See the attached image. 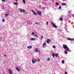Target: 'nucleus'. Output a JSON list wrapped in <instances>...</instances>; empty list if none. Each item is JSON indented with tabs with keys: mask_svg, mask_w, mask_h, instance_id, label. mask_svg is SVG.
<instances>
[{
	"mask_svg": "<svg viewBox=\"0 0 74 74\" xmlns=\"http://www.w3.org/2000/svg\"><path fill=\"white\" fill-rule=\"evenodd\" d=\"M25 10L21 9L20 10V12H24L25 11Z\"/></svg>",
	"mask_w": 74,
	"mask_h": 74,
	"instance_id": "obj_10",
	"label": "nucleus"
},
{
	"mask_svg": "<svg viewBox=\"0 0 74 74\" xmlns=\"http://www.w3.org/2000/svg\"><path fill=\"white\" fill-rule=\"evenodd\" d=\"M67 40H69V41H74V38H67Z\"/></svg>",
	"mask_w": 74,
	"mask_h": 74,
	"instance_id": "obj_3",
	"label": "nucleus"
},
{
	"mask_svg": "<svg viewBox=\"0 0 74 74\" xmlns=\"http://www.w3.org/2000/svg\"><path fill=\"white\" fill-rule=\"evenodd\" d=\"M1 41V39H0V41Z\"/></svg>",
	"mask_w": 74,
	"mask_h": 74,
	"instance_id": "obj_43",
	"label": "nucleus"
},
{
	"mask_svg": "<svg viewBox=\"0 0 74 74\" xmlns=\"http://www.w3.org/2000/svg\"><path fill=\"white\" fill-rule=\"evenodd\" d=\"M23 13L25 14H27V12H26V11H25H25Z\"/></svg>",
	"mask_w": 74,
	"mask_h": 74,
	"instance_id": "obj_18",
	"label": "nucleus"
},
{
	"mask_svg": "<svg viewBox=\"0 0 74 74\" xmlns=\"http://www.w3.org/2000/svg\"><path fill=\"white\" fill-rule=\"evenodd\" d=\"M51 23L53 24V26L54 27L56 28V29H57V26H56V25H55L54 23H53V22H51Z\"/></svg>",
	"mask_w": 74,
	"mask_h": 74,
	"instance_id": "obj_2",
	"label": "nucleus"
},
{
	"mask_svg": "<svg viewBox=\"0 0 74 74\" xmlns=\"http://www.w3.org/2000/svg\"><path fill=\"white\" fill-rule=\"evenodd\" d=\"M2 9H3V8H2Z\"/></svg>",
	"mask_w": 74,
	"mask_h": 74,
	"instance_id": "obj_44",
	"label": "nucleus"
},
{
	"mask_svg": "<svg viewBox=\"0 0 74 74\" xmlns=\"http://www.w3.org/2000/svg\"><path fill=\"white\" fill-rule=\"evenodd\" d=\"M32 35H34V36H36V37H37V38H38V36H37L36 35L34 34V32H33L32 33Z\"/></svg>",
	"mask_w": 74,
	"mask_h": 74,
	"instance_id": "obj_6",
	"label": "nucleus"
},
{
	"mask_svg": "<svg viewBox=\"0 0 74 74\" xmlns=\"http://www.w3.org/2000/svg\"><path fill=\"white\" fill-rule=\"evenodd\" d=\"M47 26H48V22H46Z\"/></svg>",
	"mask_w": 74,
	"mask_h": 74,
	"instance_id": "obj_33",
	"label": "nucleus"
},
{
	"mask_svg": "<svg viewBox=\"0 0 74 74\" xmlns=\"http://www.w3.org/2000/svg\"><path fill=\"white\" fill-rule=\"evenodd\" d=\"M62 5H66V3H62L61 4Z\"/></svg>",
	"mask_w": 74,
	"mask_h": 74,
	"instance_id": "obj_15",
	"label": "nucleus"
},
{
	"mask_svg": "<svg viewBox=\"0 0 74 74\" xmlns=\"http://www.w3.org/2000/svg\"><path fill=\"white\" fill-rule=\"evenodd\" d=\"M32 63H33V64H34V63H35V62L36 63V62H37V60H34V59H32Z\"/></svg>",
	"mask_w": 74,
	"mask_h": 74,
	"instance_id": "obj_4",
	"label": "nucleus"
},
{
	"mask_svg": "<svg viewBox=\"0 0 74 74\" xmlns=\"http://www.w3.org/2000/svg\"><path fill=\"white\" fill-rule=\"evenodd\" d=\"M53 0H51V1H53Z\"/></svg>",
	"mask_w": 74,
	"mask_h": 74,
	"instance_id": "obj_45",
	"label": "nucleus"
},
{
	"mask_svg": "<svg viewBox=\"0 0 74 74\" xmlns=\"http://www.w3.org/2000/svg\"><path fill=\"white\" fill-rule=\"evenodd\" d=\"M18 1V0H16V2H17Z\"/></svg>",
	"mask_w": 74,
	"mask_h": 74,
	"instance_id": "obj_40",
	"label": "nucleus"
},
{
	"mask_svg": "<svg viewBox=\"0 0 74 74\" xmlns=\"http://www.w3.org/2000/svg\"><path fill=\"white\" fill-rule=\"evenodd\" d=\"M55 56H56V57H58L59 56V55H58V54L56 53L55 54Z\"/></svg>",
	"mask_w": 74,
	"mask_h": 74,
	"instance_id": "obj_17",
	"label": "nucleus"
},
{
	"mask_svg": "<svg viewBox=\"0 0 74 74\" xmlns=\"http://www.w3.org/2000/svg\"><path fill=\"white\" fill-rule=\"evenodd\" d=\"M74 14H73V15H73V17H74Z\"/></svg>",
	"mask_w": 74,
	"mask_h": 74,
	"instance_id": "obj_41",
	"label": "nucleus"
},
{
	"mask_svg": "<svg viewBox=\"0 0 74 74\" xmlns=\"http://www.w3.org/2000/svg\"><path fill=\"white\" fill-rule=\"evenodd\" d=\"M69 12H70V11H69Z\"/></svg>",
	"mask_w": 74,
	"mask_h": 74,
	"instance_id": "obj_46",
	"label": "nucleus"
},
{
	"mask_svg": "<svg viewBox=\"0 0 74 74\" xmlns=\"http://www.w3.org/2000/svg\"><path fill=\"white\" fill-rule=\"evenodd\" d=\"M53 48H56V47L55 46H53Z\"/></svg>",
	"mask_w": 74,
	"mask_h": 74,
	"instance_id": "obj_30",
	"label": "nucleus"
},
{
	"mask_svg": "<svg viewBox=\"0 0 74 74\" xmlns=\"http://www.w3.org/2000/svg\"><path fill=\"white\" fill-rule=\"evenodd\" d=\"M46 42H47V44H49V41L48 40H47Z\"/></svg>",
	"mask_w": 74,
	"mask_h": 74,
	"instance_id": "obj_26",
	"label": "nucleus"
},
{
	"mask_svg": "<svg viewBox=\"0 0 74 74\" xmlns=\"http://www.w3.org/2000/svg\"><path fill=\"white\" fill-rule=\"evenodd\" d=\"M23 3L24 4H25L26 3L25 2V0H23Z\"/></svg>",
	"mask_w": 74,
	"mask_h": 74,
	"instance_id": "obj_19",
	"label": "nucleus"
},
{
	"mask_svg": "<svg viewBox=\"0 0 74 74\" xmlns=\"http://www.w3.org/2000/svg\"><path fill=\"white\" fill-rule=\"evenodd\" d=\"M31 41H34V40H35V38H32L31 39Z\"/></svg>",
	"mask_w": 74,
	"mask_h": 74,
	"instance_id": "obj_14",
	"label": "nucleus"
},
{
	"mask_svg": "<svg viewBox=\"0 0 74 74\" xmlns=\"http://www.w3.org/2000/svg\"><path fill=\"white\" fill-rule=\"evenodd\" d=\"M69 12H70V11H69Z\"/></svg>",
	"mask_w": 74,
	"mask_h": 74,
	"instance_id": "obj_47",
	"label": "nucleus"
},
{
	"mask_svg": "<svg viewBox=\"0 0 74 74\" xmlns=\"http://www.w3.org/2000/svg\"><path fill=\"white\" fill-rule=\"evenodd\" d=\"M16 70H17L18 71H21V69L18 67L16 68Z\"/></svg>",
	"mask_w": 74,
	"mask_h": 74,
	"instance_id": "obj_7",
	"label": "nucleus"
},
{
	"mask_svg": "<svg viewBox=\"0 0 74 74\" xmlns=\"http://www.w3.org/2000/svg\"><path fill=\"white\" fill-rule=\"evenodd\" d=\"M60 21H63V18H60Z\"/></svg>",
	"mask_w": 74,
	"mask_h": 74,
	"instance_id": "obj_21",
	"label": "nucleus"
},
{
	"mask_svg": "<svg viewBox=\"0 0 74 74\" xmlns=\"http://www.w3.org/2000/svg\"><path fill=\"white\" fill-rule=\"evenodd\" d=\"M3 74H5V73L4 72V73H3Z\"/></svg>",
	"mask_w": 74,
	"mask_h": 74,
	"instance_id": "obj_42",
	"label": "nucleus"
},
{
	"mask_svg": "<svg viewBox=\"0 0 74 74\" xmlns=\"http://www.w3.org/2000/svg\"><path fill=\"white\" fill-rule=\"evenodd\" d=\"M39 8H41V6H39Z\"/></svg>",
	"mask_w": 74,
	"mask_h": 74,
	"instance_id": "obj_39",
	"label": "nucleus"
},
{
	"mask_svg": "<svg viewBox=\"0 0 74 74\" xmlns=\"http://www.w3.org/2000/svg\"><path fill=\"white\" fill-rule=\"evenodd\" d=\"M14 4L16 5H18V3L14 2Z\"/></svg>",
	"mask_w": 74,
	"mask_h": 74,
	"instance_id": "obj_20",
	"label": "nucleus"
},
{
	"mask_svg": "<svg viewBox=\"0 0 74 74\" xmlns=\"http://www.w3.org/2000/svg\"><path fill=\"white\" fill-rule=\"evenodd\" d=\"M56 5H59V3L58 2H57L56 3Z\"/></svg>",
	"mask_w": 74,
	"mask_h": 74,
	"instance_id": "obj_32",
	"label": "nucleus"
},
{
	"mask_svg": "<svg viewBox=\"0 0 74 74\" xmlns=\"http://www.w3.org/2000/svg\"><path fill=\"white\" fill-rule=\"evenodd\" d=\"M32 12H33L34 14L35 15H37V14H36V12H34V11L32 10Z\"/></svg>",
	"mask_w": 74,
	"mask_h": 74,
	"instance_id": "obj_11",
	"label": "nucleus"
},
{
	"mask_svg": "<svg viewBox=\"0 0 74 74\" xmlns=\"http://www.w3.org/2000/svg\"><path fill=\"white\" fill-rule=\"evenodd\" d=\"M44 37V36H41V38H40V39L41 40H42V38H43Z\"/></svg>",
	"mask_w": 74,
	"mask_h": 74,
	"instance_id": "obj_25",
	"label": "nucleus"
},
{
	"mask_svg": "<svg viewBox=\"0 0 74 74\" xmlns=\"http://www.w3.org/2000/svg\"><path fill=\"white\" fill-rule=\"evenodd\" d=\"M28 48L29 49H31V48H32V46H28Z\"/></svg>",
	"mask_w": 74,
	"mask_h": 74,
	"instance_id": "obj_16",
	"label": "nucleus"
},
{
	"mask_svg": "<svg viewBox=\"0 0 74 74\" xmlns=\"http://www.w3.org/2000/svg\"><path fill=\"white\" fill-rule=\"evenodd\" d=\"M47 40L48 41H51V40L50 39H47Z\"/></svg>",
	"mask_w": 74,
	"mask_h": 74,
	"instance_id": "obj_37",
	"label": "nucleus"
},
{
	"mask_svg": "<svg viewBox=\"0 0 74 74\" xmlns=\"http://www.w3.org/2000/svg\"><path fill=\"white\" fill-rule=\"evenodd\" d=\"M46 42H44L43 45V47H46Z\"/></svg>",
	"mask_w": 74,
	"mask_h": 74,
	"instance_id": "obj_9",
	"label": "nucleus"
},
{
	"mask_svg": "<svg viewBox=\"0 0 74 74\" xmlns=\"http://www.w3.org/2000/svg\"><path fill=\"white\" fill-rule=\"evenodd\" d=\"M62 8V7H61V6H60L59 7V9H61V8Z\"/></svg>",
	"mask_w": 74,
	"mask_h": 74,
	"instance_id": "obj_27",
	"label": "nucleus"
},
{
	"mask_svg": "<svg viewBox=\"0 0 74 74\" xmlns=\"http://www.w3.org/2000/svg\"><path fill=\"white\" fill-rule=\"evenodd\" d=\"M37 14L39 15H40L41 14V12L40 11H38L37 12Z\"/></svg>",
	"mask_w": 74,
	"mask_h": 74,
	"instance_id": "obj_8",
	"label": "nucleus"
},
{
	"mask_svg": "<svg viewBox=\"0 0 74 74\" xmlns=\"http://www.w3.org/2000/svg\"><path fill=\"white\" fill-rule=\"evenodd\" d=\"M36 52H38V49H36L35 50Z\"/></svg>",
	"mask_w": 74,
	"mask_h": 74,
	"instance_id": "obj_13",
	"label": "nucleus"
},
{
	"mask_svg": "<svg viewBox=\"0 0 74 74\" xmlns=\"http://www.w3.org/2000/svg\"><path fill=\"white\" fill-rule=\"evenodd\" d=\"M63 47L65 50V51H68L69 50V48H68V47H67V45L63 44Z\"/></svg>",
	"mask_w": 74,
	"mask_h": 74,
	"instance_id": "obj_1",
	"label": "nucleus"
},
{
	"mask_svg": "<svg viewBox=\"0 0 74 74\" xmlns=\"http://www.w3.org/2000/svg\"><path fill=\"white\" fill-rule=\"evenodd\" d=\"M2 21L3 22H5V20L4 19H3Z\"/></svg>",
	"mask_w": 74,
	"mask_h": 74,
	"instance_id": "obj_28",
	"label": "nucleus"
},
{
	"mask_svg": "<svg viewBox=\"0 0 74 74\" xmlns=\"http://www.w3.org/2000/svg\"><path fill=\"white\" fill-rule=\"evenodd\" d=\"M2 1L3 2H4V1H5V0H2Z\"/></svg>",
	"mask_w": 74,
	"mask_h": 74,
	"instance_id": "obj_35",
	"label": "nucleus"
},
{
	"mask_svg": "<svg viewBox=\"0 0 74 74\" xmlns=\"http://www.w3.org/2000/svg\"><path fill=\"white\" fill-rule=\"evenodd\" d=\"M47 60H48V61H50V58H48Z\"/></svg>",
	"mask_w": 74,
	"mask_h": 74,
	"instance_id": "obj_29",
	"label": "nucleus"
},
{
	"mask_svg": "<svg viewBox=\"0 0 74 74\" xmlns=\"http://www.w3.org/2000/svg\"><path fill=\"white\" fill-rule=\"evenodd\" d=\"M64 53L65 54H67V51H65Z\"/></svg>",
	"mask_w": 74,
	"mask_h": 74,
	"instance_id": "obj_23",
	"label": "nucleus"
},
{
	"mask_svg": "<svg viewBox=\"0 0 74 74\" xmlns=\"http://www.w3.org/2000/svg\"><path fill=\"white\" fill-rule=\"evenodd\" d=\"M53 58H54V57H55V55H54V53H53Z\"/></svg>",
	"mask_w": 74,
	"mask_h": 74,
	"instance_id": "obj_24",
	"label": "nucleus"
},
{
	"mask_svg": "<svg viewBox=\"0 0 74 74\" xmlns=\"http://www.w3.org/2000/svg\"><path fill=\"white\" fill-rule=\"evenodd\" d=\"M9 71L10 73V74H12V70H11L10 69H9Z\"/></svg>",
	"mask_w": 74,
	"mask_h": 74,
	"instance_id": "obj_5",
	"label": "nucleus"
},
{
	"mask_svg": "<svg viewBox=\"0 0 74 74\" xmlns=\"http://www.w3.org/2000/svg\"><path fill=\"white\" fill-rule=\"evenodd\" d=\"M38 22H36L35 23L36 25H38Z\"/></svg>",
	"mask_w": 74,
	"mask_h": 74,
	"instance_id": "obj_31",
	"label": "nucleus"
},
{
	"mask_svg": "<svg viewBox=\"0 0 74 74\" xmlns=\"http://www.w3.org/2000/svg\"><path fill=\"white\" fill-rule=\"evenodd\" d=\"M5 16H9L10 15V14H9L8 13L7 14H4Z\"/></svg>",
	"mask_w": 74,
	"mask_h": 74,
	"instance_id": "obj_12",
	"label": "nucleus"
},
{
	"mask_svg": "<svg viewBox=\"0 0 74 74\" xmlns=\"http://www.w3.org/2000/svg\"><path fill=\"white\" fill-rule=\"evenodd\" d=\"M62 64H64V60H62Z\"/></svg>",
	"mask_w": 74,
	"mask_h": 74,
	"instance_id": "obj_22",
	"label": "nucleus"
},
{
	"mask_svg": "<svg viewBox=\"0 0 74 74\" xmlns=\"http://www.w3.org/2000/svg\"><path fill=\"white\" fill-rule=\"evenodd\" d=\"M65 74H67V73L65 72Z\"/></svg>",
	"mask_w": 74,
	"mask_h": 74,
	"instance_id": "obj_38",
	"label": "nucleus"
},
{
	"mask_svg": "<svg viewBox=\"0 0 74 74\" xmlns=\"http://www.w3.org/2000/svg\"><path fill=\"white\" fill-rule=\"evenodd\" d=\"M4 56H5V57H6V56H7V55H6V54H5L4 55Z\"/></svg>",
	"mask_w": 74,
	"mask_h": 74,
	"instance_id": "obj_34",
	"label": "nucleus"
},
{
	"mask_svg": "<svg viewBox=\"0 0 74 74\" xmlns=\"http://www.w3.org/2000/svg\"><path fill=\"white\" fill-rule=\"evenodd\" d=\"M38 62H40V59H38V60H37Z\"/></svg>",
	"mask_w": 74,
	"mask_h": 74,
	"instance_id": "obj_36",
	"label": "nucleus"
}]
</instances>
